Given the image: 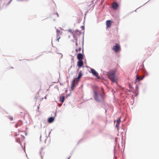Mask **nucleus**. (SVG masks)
<instances>
[{
  "mask_svg": "<svg viewBox=\"0 0 159 159\" xmlns=\"http://www.w3.org/2000/svg\"><path fill=\"white\" fill-rule=\"evenodd\" d=\"M108 76L109 79L113 82L116 81L117 79L115 76V73L113 71H110L108 73Z\"/></svg>",
  "mask_w": 159,
  "mask_h": 159,
  "instance_id": "1",
  "label": "nucleus"
},
{
  "mask_svg": "<svg viewBox=\"0 0 159 159\" xmlns=\"http://www.w3.org/2000/svg\"><path fill=\"white\" fill-rule=\"evenodd\" d=\"M93 92L94 94V98L96 101L99 102L103 100V97L101 94H100L98 96L96 91L94 90Z\"/></svg>",
  "mask_w": 159,
  "mask_h": 159,
  "instance_id": "2",
  "label": "nucleus"
},
{
  "mask_svg": "<svg viewBox=\"0 0 159 159\" xmlns=\"http://www.w3.org/2000/svg\"><path fill=\"white\" fill-rule=\"evenodd\" d=\"M120 49V47L118 43H116L115 46H113L112 49L116 52H117Z\"/></svg>",
  "mask_w": 159,
  "mask_h": 159,
  "instance_id": "3",
  "label": "nucleus"
},
{
  "mask_svg": "<svg viewBox=\"0 0 159 159\" xmlns=\"http://www.w3.org/2000/svg\"><path fill=\"white\" fill-rule=\"evenodd\" d=\"M77 80V79H74L73 80V81L72 82L71 85V89L72 90H73L74 89V88L75 87V84H77L76 83V80Z\"/></svg>",
  "mask_w": 159,
  "mask_h": 159,
  "instance_id": "4",
  "label": "nucleus"
},
{
  "mask_svg": "<svg viewBox=\"0 0 159 159\" xmlns=\"http://www.w3.org/2000/svg\"><path fill=\"white\" fill-rule=\"evenodd\" d=\"M56 34L57 40L58 42H59V40L61 38L60 36L61 33L58 29H56Z\"/></svg>",
  "mask_w": 159,
  "mask_h": 159,
  "instance_id": "5",
  "label": "nucleus"
},
{
  "mask_svg": "<svg viewBox=\"0 0 159 159\" xmlns=\"http://www.w3.org/2000/svg\"><path fill=\"white\" fill-rule=\"evenodd\" d=\"M144 77V76H142L140 77L138 75H137L136 76V78L135 80V83H136L137 82H139L140 80H142L143 79Z\"/></svg>",
  "mask_w": 159,
  "mask_h": 159,
  "instance_id": "6",
  "label": "nucleus"
},
{
  "mask_svg": "<svg viewBox=\"0 0 159 159\" xmlns=\"http://www.w3.org/2000/svg\"><path fill=\"white\" fill-rule=\"evenodd\" d=\"M112 23V21L111 20H108L106 21V24L107 26V28H108L111 27V24Z\"/></svg>",
  "mask_w": 159,
  "mask_h": 159,
  "instance_id": "7",
  "label": "nucleus"
},
{
  "mask_svg": "<svg viewBox=\"0 0 159 159\" xmlns=\"http://www.w3.org/2000/svg\"><path fill=\"white\" fill-rule=\"evenodd\" d=\"M83 65V62L82 60H79L77 62V65L79 67H81Z\"/></svg>",
  "mask_w": 159,
  "mask_h": 159,
  "instance_id": "8",
  "label": "nucleus"
},
{
  "mask_svg": "<svg viewBox=\"0 0 159 159\" xmlns=\"http://www.w3.org/2000/svg\"><path fill=\"white\" fill-rule=\"evenodd\" d=\"M92 73L93 74V75L96 76V77H98V73L96 71L94 70V69H92L91 70Z\"/></svg>",
  "mask_w": 159,
  "mask_h": 159,
  "instance_id": "9",
  "label": "nucleus"
},
{
  "mask_svg": "<svg viewBox=\"0 0 159 159\" xmlns=\"http://www.w3.org/2000/svg\"><path fill=\"white\" fill-rule=\"evenodd\" d=\"M77 58L79 60H82L83 59V56L81 53H79L77 56Z\"/></svg>",
  "mask_w": 159,
  "mask_h": 159,
  "instance_id": "10",
  "label": "nucleus"
},
{
  "mask_svg": "<svg viewBox=\"0 0 159 159\" xmlns=\"http://www.w3.org/2000/svg\"><path fill=\"white\" fill-rule=\"evenodd\" d=\"M82 75L81 72H80L79 73V74L77 78H75V79H77V80H76V84L78 83V82L79 80V79L81 77Z\"/></svg>",
  "mask_w": 159,
  "mask_h": 159,
  "instance_id": "11",
  "label": "nucleus"
},
{
  "mask_svg": "<svg viewBox=\"0 0 159 159\" xmlns=\"http://www.w3.org/2000/svg\"><path fill=\"white\" fill-rule=\"evenodd\" d=\"M22 124V121L20 120H19L17 123L16 124L15 126L16 128H17L18 126L21 125Z\"/></svg>",
  "mask_w": 159,
  "mask_h": 159,
  "instance_id": "12",
  "label": "nucleus"
},
{
  "mask_svg": "<svg viewBox=\"0 0 159 159\" xmlns=\"http://www.w3.org/2000/svg\"><path fill=\"white\" fill-rule=\"evenodd\" d=\"M112 7L114 9H116L118 7V4L116 2H114L112 5Z\"/></svg>",
  "mask_w": 159,
  "mask_h": 159,
  "instance_id": "13",
  "label": "nucleus"
},
{
  "mask_svg": "<svg viewBox=\"0 0 159 159\" xmlns=\"http://www.w3.org/2000/svg\"><path fill=\"white\" fill-rule=\"evenodd\" d=\"M54 118L53 117H50L48 119V122L51 123L53 121Z\"/></svg>",
  "mask_w": 159,
  "mask_h": 159,
  "instance_id": "14",
  "label": "nucleus"
},
{
  "mask_svg": "<svg viewBox=\"0 0 159 159\" xmlns=\"http://www.w3.org/2000/svg\"><path fill=\"white\" fill-rule=\"evenodd\" d=\"M65 99V97H62L60 99V101H61L62 103H63Z\"/></svg>",
  "mask_w": 159,
  "mask_h": 159,
  "instance_id": "15",
  "label": "nucleus"
},
{
  "mask_svg": "<svg viewBox=\"0 0 159 159\" xmlns=\"http://www.w3.org/2000/svg\"><path fill=\"white\" fill-rule=\"evenodd\" d=\"M75 32L76 34L79 35L81 34V32L80 31H79L78 30H76L75 31Z\"/></svg>",
  "mask_w": 159,
  "mask_h": 159,
  "instance_id": "16",
  "label": "nucleus"
},
{
  "mask_svg": "<svg viewBox=\"0 0 159 159\" xmlns=\"http://www.w3.org/2000/svg\"><path fill=\"white\" fill-rule=\"evenodd\" d=\"M81 50V47H79L78 49H75V51L77 52H78V51L79 52H80Z\"/></svg>",
  "mask_w": 159,
  "mask_h": 159,
  "instance_id": "17",
  "label": "nucleus"
},
{
  "mask_svg": "<svg viewBox=\"0 0 159 159\" xmlns=\"http://www.w3.org/2000/svg\"><path fill=\"white\" fill-rule=\"evenodd\" d=\"M41 157L42 159H43L44 158V157H45V156H46V155H45L44 154H43L42 152H41Z\"/></svg>",
  "mask_w": 159,
  "mask_h": 159,
  "instance_id": "18",
  "label": "nucleus"
},
{
  "mask_svg": "<svg viewBox=\"0 0 159 159\" xmlns=\"http://www.w3.org/2000/svg\"><path fill=\"white\" fill-rule=\"evenodd\" d=\"M120 123H117L116 122V127L117 128V129H118L119 128V125Z\"/></svg>",
  "mask_w": 159,
  "mask_h": 159,
  "instance_id": "19",
  "label": "nucleus"
},
{
  "mask_svg": "<svg viewBox=\"0 0 159 159\" xmlns=\"http://www.w3.org/2000/svg\"><path fill=\"white\" fill-rule=\"evenodd\" d=\"M120 118H119L116 121V122H117V123H120Z\"/></svg>",
  "mask_w": 159,
  "mask_h": 159,
  "instance_id": "20",
  "label": "nucleus"
},
{
  "mask_svg": "<svg viewBox=\"0 0 159 159\" xmlns=\"http://www.w3.org/2000/svg\"><path fill=\"white\" fill-rule=\"evenodd\" d=\"M68 31L69 32H70V33H73V32H72V30H71V29H69L68 30Z\"/></svg>",
  "mask_w": 159,
  "mask_h": 159,
  "instance_id": "21",
  "label": "nucleus"
},
{
  "mask_svg": "<svg viewBox=\"0 0 159 159\" xmlns=\"http://www.w3.org/2000/svg\"><path fill=\"white\" fill-rule=\"evenodd\" d=\"M76 40V42H75V43H76V46L77 47L78 46V43H77V39H75Z\"/></svg>",
  "mask_w": 159,
  "mask_h": 159,
  "instance_id": "22",
  "label": "nucleus"
},
{
  "mask_svg": "<svg viewBox=\"0 0 159 159\" xmlns=\"http://www.w3.org/2000/svg\"><path fill=\"white\" fill-rule=\"evenodd\" d=\"M9 118L10 119V120H13V118L12 117H11V116L9 117Z\"/></svg>",
  "mask_w": 159,
  "mask_h": 159,
  "instance_id": "23",
  "label": "nucleus"
},
{
  "mask_svg": "<svg viewBox=\"0 0 159 159\" xmlns=\"http://www.w3.org/2000/svg\"><path fill=\"white\" fill-rule=\"evenodd\" d=\"M81 27V28L83 29H83H84V27L83 26H82Z\"/></svg>",
  "mask_w": 159,
  "mask_h": 159,
  "instance_id": "24",
  "label": "nucleus"
},
{
  "mask_svg": "<svg viewBox=\"0 0 159 159\" xmlns=\"http://www.w3.org/2000/svg\"><path fill=\"white\" fill-rule=\"evenodd\" d=\"M56 15H57V16L58 17V16H59L58 15V14L57 13L56 14Z\"/></svg>",
  "mask_w": 159,
  "mask_h": 159,
  "instance_id": "25",
  "label": "nucleus"
}]
</instances>
